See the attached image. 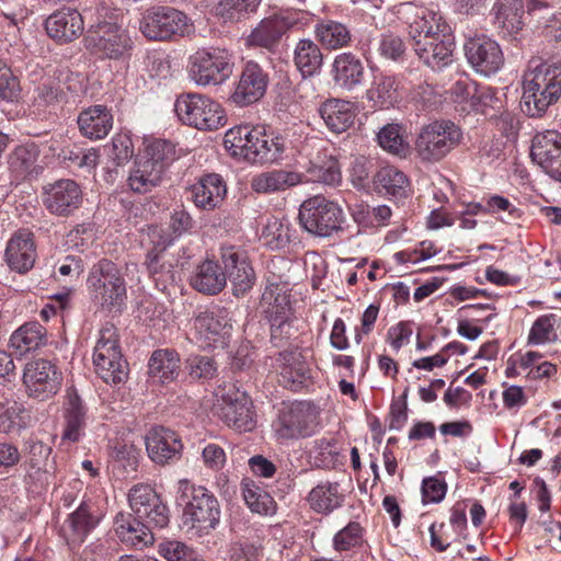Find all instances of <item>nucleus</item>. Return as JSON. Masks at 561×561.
I'll return each instance as SVG.
<instances>
[{
  "label": "nucleus",
  "instance_id": "nucleus-19",
  "mask_svg": "<svg viewBox=\"0 0 561 561\" xmlns=\"http://www.w3.org/2000/svg\"><path fill=\"white\" fill-rule=\"evenodd\" d=\"M318 425V413L305 402H296L279 414L277 432L284 438L310 436Z\"/></svg>",
  "mask_w": 561,
  "mask_h": 561
},
{
  "label": "nucleus",
  "instance_id": "nucleus-48",
  "mask_svg": "<svg viewBox=\"0 0 561 561\" xmlns=\"http://www.w3.org/2000/svg\"><path fill=\"white\" fill-rule=\"evenodd\" d=\"M375 183L379 190L394 197L405 196L409 186L407 175L392 165L381 168L375 175Z\"/></svg>",
  "mask_w": 561,
  "mask_h": 561
},
{
  "label": "nucleus",
  "instance_id": "nucleus-24",
  "mask_svg": "<svg viewBox=\"0 0 561 561\" xmlns=\"http://www.w3.org/2000/svg\"><path fill=\"white\" fill-rule=\"evenodd\" d=\"M221 260L227 278L232 284L234 296L243 295L252 288L255 273L242 252L233 247L222 248Z\"/></svg>",
  "mask_w": 561,
  "mask_h": 561
},
{
  "label": "nucleus",
  "instance_id": "nucleus-49",
  "mask_svg": "<svg viewBox=\"0 0 561 561\" xmlns=\"http://www.w3.org/2000/svg\"><path fill=\"white\" fill-rule=\"evenodd\" d=\"M402 125L390 123L383 126L377 134V139L382 149L397 156H404L408 151V142L404 139Z\"/></svg>",
  "mask_w": 561,
  "mask_h": 561
},
{
  "label": "nucleus",
  "instance_id": "nucleus-44",
  "mask_svg": "<svg viewBox=\"0 0 561 561\" xmlns=\"http://www.w3.org/2000/svg\"><path fill=\"white\" fill-rule=\"evenodd\" d=\"M65 420L66 428L62 438L71 442L79 440L81 430L85 424V409L76 392H68L65 403Z\"/></svg>",
  "mask_w": 561,
  "mask_h": 561
},
{
  "label": "nucleus",
  "instance_id": "nucleus-33",
  "mask_svg": "<svg viewBox=\"0 0 561 561\" xmlns=\"http://www.w3.org/2000/svg\"><path fill=\"white\" fill-rule=\"evenodd\" d=\"M80 133L89 139H103L113 128V115L103 105H94L78 116Z\"/></svg>",
  "mask_w": 561,
  "mask_h": 561
},
{
  "label": "nucleus",
  "instance_id": "nucleus-12",
  "mask_svg": "<svg viewBox=\"0 0 561 561\" xmlns=\"http://www.w3.org/2000/svg\"><path fill=\"white\" fill-rule=\"evenodd\" d=\"M140 32L150 41H167L188 33L187 16L170 7H157L146 11L140 21Z\"/></svg>",
  "mask_w": 561,
  "mask_h": 561
},
{
  "label": "nucleus",
  "instance_id": "nucleus-55",
  "mask_svg": "<svg viewBox=\"0 0 561 561\" xmlns=\"http://www.w3.org/2000/svg\"><path fill=\"white\" fill-rule=\"evenodd\" d=\"M451 93L460 101L470 99L472 106H476L477 102L481 101L482 99L485 100V104L488 99H492V95L486 91H481L479 93L474 82L468 77H463L457 80L451 87Z\"/></svg>",
  "mask_w": 561,
  "mask_h": 561
},
{
  "label": "nucleus",
  "instance_id": "nucleus-6",
  "mask_svg": "<svg viewBox=\"0 0 561 561\" xmlns=\"http://www.w3.org/2000/svg\"><path fill=\"white\" fill-rule=\"evenodd\" d=\"M234 58L222 47H204L190 57V78L201 87L219 85L233 73Z\"/></svg>",
  "mask_w": 561,
  "mask_h": 561
},
{
  "label": "nucleus",
  "instance_id": "nucleus-14",
  "mask_svg": "<svg viewBox=\"0 0 561 561\" xmlns=\"http://www.w3.org/2000/svg\"><path fill=\"white\" fill-rule=\"evenodd\" d=\"M128 501L134 516L150 527L164 528L169 524V510L156 491L145 484L129 490Z\"/></svg>",
  "mask_w": 561,
  "mask_h": 561
},
{
  "label": "nucleus",
  "instance_id": "nucleus-42",
  "mask_svg": "<svg viewBox=\"0 0 561 561\" xmlns=\"http://www.w3.org/2000/svg\"><path fill=\"white\" fill-rule=\"evenodd\" d=\"M180 369V357L173 350L154 351L149 359V374L160 382L173 381Z\"/></svg>",
  "mask_w": 561,
  "mask_h": 561
},
{
  "label": "nucleus",
  "instance_id": "nucleus-13",
  "mask_svg": "<svg viewBox=\"0 0 561 561\" xmlns=\"http://www.w3.org/2000/svg\"><path fill=\"white\" fill-rule=\"evenodd\" d=\"M217 396L222 401L220 416L229 427L239 432H249L254 427L252 401L245 390L234 382H228L218 389Z\"/></svg>",
  "mask_w": 561,
  "mask_h": 561
},
{
  "label": "nucleus",
  "instance_id": "nucleus-17",
  "mask_svg": "<svg viewBox=\"0 0 561 561\" xmlns=\"http://www.w3.org/2000/svg\"><path fill=\"white\" fill-rule=\"evenodd\" d=\"M465 55L471 68L484 77L495 75L504 65L500 45L485 36L470 38L465 44Z\"/></svg>",
  "mask_w": 561,
  "mask_h": 561
},
{
  "label": "nucleus",
  "instance_id": "nucleus-47",
  "mask_svg": "<svg viewBox=\"0 0 561 561\" xmlns=\"http://www.w3.org/2000/svg\"><path fill=\"white\" fill-rule=\"evenodd\" d=\"M278 360L282 362L279 382L291 391L300 390L307 379L305 365L293 353H280Z\"/></svg>",
  "mask_w": 561,
  "mask_h": 561
},
{
  "label": "nucleus",
  "instance_id": "nucleus-62",
  "mask_svg": "<svg viewBox=\"0 0 561 561\" xmlns=\"http://www.w3.org/2000/svg\"><path fill=\"white\" fill-rule=\"evenodd\" d=\"M373 162L364 156L356 157L350 170L351 181L356 187H365L373 171Z\"/></svg>",
  "mask_w": 561,
  "mask_h": 561
},
{
  "label": "nucleus",
  "instance_id": "nucleus-40",
  "mask_svg": "<svg viewBox=\"0 0 561 561\" xmlns=\"http://www.w3.org/2000/svg\"><path fill=\"white\" fill-rule=\"evenodd\" d=\"M294 64L304 78L314 76L323 64V54L312 39H300L294 49Z\"/></svg>",
  "mask_w": 561,
  "mask_h": 561
},
{
  "label": "nucleus",
  "instance_id": "nucleus-60",
  "mask_svg": "<svg viewBox=\"0 0 561 561\" xmlns=\"http://www.w3.org/2000/svg\"><path fill=\"white\" fill-rule=\"evenodd\" d=\"M421 491L423 504L439 503L445 497L447 484L436 477H428L423 480Z\"/></svg>",
  "mask_w": 561,
  "mask_h": 561
},
{
  "label": "nucleus",
  "instance_id": "nucleus-50",
  "mask_svg": "<svg viewBox=\"0 0 561 561\" xmlns=\"http://www.w3.org/2000/svg\"><path fill=\"white\" fill-rule=\"evenodd\" d=\"M341 170L336 159L330 157L321 163H310L307 169V175H304L305 181L319 182L328 185H334L341 181Z\"/></svg>",
  "mask_w": 561,
  "mask_h": 561
},
{
  "label": "nucleus",
  "instance_id": "nucleus-56",
  "mask_svg": "<svg viewBox=\"0 0 561 561\" xmlns=\"http://www.w3.org/2000/svg\"><path fill=\"white\" fill-rule=\"evenodd\" d=\"M61 157L64 160L70 161L73 165L85 169L88 171L93 170L98 163L100 153L98 149L90 148V149H80L77 150H70L66 149L62 150Z\"/></svg>",
  "mask_w": 561,
  "mask_h": 561
},
{
  "label": "nucleus",
  "instance_id": "nucleus-32",
  "mask_svg": "<svg viewBox=\"0 0 561 561\" xmlns=\"http://www.w3.org/2000/svg\"><path fill=\"white\" fill-rule=\"evenodd\" d=\"M47 344V331L38 322H26L16 329L10 337V347L16 356H24L41 350Z\"/></svg>",
  "mask_w": 561,
  "mask_h": 561
},
{
  "label": "nucleus",
  "instance_id": "nucleus-63",
  "mask_svg": "<svg viewBox=\"0 0 561 561\" xmlns=\"http://www.w3.org/2000/svg\"><path fill=\"white\" fill-rule=\"evenodd\" d=\"M19 91V82L13 76L10 67L0 59V98L12 101Z\"/></svg>",
  "mask_w": 561,
  "mask_h": 561
},
{
  "label": "nucleus",
  "instance_id": "nucleus-18",
  "mask_svg": "<svg viewBox=\"0 0 561 561\" xmlns=\"http://www.w3.org/2000/svg\"><path fill=\"white\" fill-rule=\"evenodd\" d=\"M23 381L30 396L45 400L57 393L61 385V377L50 360L37 359L26 364Z\"/></svg>",
  "mask_w": 561,
  "mask_h": 561
},
{
  "label": "nucleus",
  "instance_id": "nucleus-25",
  "mask_svg": "<svg viewBox=\"0 0 561 561\" xmlns=\"http://www.w3.org/2000/svg\"><path fill=\"white\" fill-rule=\"evenodd\" d=\"M4 256L12 271L27 273L36 260L33 233L27 229L18 230L8 241Z\"/></svg>",
  "mask_w": 561,
  "mask_h": 561
},
{
  "label": "nucleus",
  "instance_id": "nucleus-22",
  "mask_svg": "<svg viewBox=\"0 0 561 561\" xmlns=\"http://www.w3.org/2000/svg\"><path fill=\"white\" fill-rule=\"evenodd\" d=\"M45 30L56 43L68 44L82 35L84 21L77 9L65 7L46 19Z\"/></svg>",
  "mask_w": 561,
  "mask_h": 561
},
{
  "label": "nucleus",
  "instance_id": "nucleus-64",
  "mask_svg": "<svg viewBox=\"0 0 561 561\" xmlns=\"http://www.w3.org/2000/svg\"><path fill=\"white\" fill-rule=\"evenodd\" d=\"M553 329V316L539 317L529 333L528 341L533 344H540L549 341V334Z\"/></svg>",
  "mask_w": 561,
  "mask_h": 561
},
{
  "label": "nucleus",
  "instance_id": "nucleus-5",
  "mask_svg": "<svg viewBox=\"0 0 561 561\" xmlns=\"http://www.w3.org/2000/svg\"><path fill=\"white\" fill-rule=\"evenodd\" d=\"M298 219L305 231L319 238H330L343 231L345 221L342 207L322 195L306 199L300 205Z\"/></svg>",
  "mask_w": 561,
  "mask_h": 561
},
{
  "label": "nucleus",
  "instance_id": "nucleus-11",
  "mask_svg": "<svg viewBox=\"0 0 561 561\" xmlns=\"http://www.w3.org/2000/svg\"><path fill=\"white\" fill-rule=\"evenodd\" d=\"M193 325L196 340L204 348H225L233 330L231 313L224 307L199 312Z\"/></svg>",
  "mask_w": 561,
  "mask_h": 561
},
{
  "label": "nucleus",
  "instance_id": "nucleus-59",
  "mask_svg": "<svg viewBox=\"0 0 561 561\" xmlns=\"http://www.w3.org/2000/svg\"><path fill=\"white\" fill-rule=\"evenodd\" d=\"M403 39L392 33L382 34L378 43V51L381 57L389 60H400L405 54Z\"/></svg>",
  "mask_w": 561,
  "mask_h": 561
},
{
  "label": "nucleus",
  "instance_id": "nucleus-7",
  "mask_svg": "<svg viewBox=\"0 0 561 561\" xmlns=\"http://www.w3.org/2000/svg\"><path fill=\"white\" fill-rule=\"evenodd\" d=\"M462 131L451 121H435L423 126L415 141L419 158L425 162H438L461 141Z\"/></svg>",
  "mask_w": 561,
  "mask_h": 561
},
{
  "label": "nucleus",
  "instance_id": "nucleus-37",
  "mask_svg": "<svg viewBox=\"0 0 561 561\" xmlns=\"http://www.w3.org/2000/svg\"><path fill=\"white\" fill-rule=\"evenodd\" d=\"M39 150L36 145L19 146L9 156V169L15 179L36 176L42 170L37 164Z\"/></svg>",
  "mask_w": 561,
  "mask_h": 561
},
{
  "label": "nucleus",
  "instance_id": "nucleus-52",
  "mask_svg": "<svg viewBox=\"0 0 561 561\" xmlns=\"http://www.w3.org/2000/svg\"><path fill=\"white\" fill-rule=\"evenodd\" d=\"M142 157L156 167H161V171L165 173L169 165L176 159V151L170 141L156 139L147 146Z\"/></svg>",
  "mask_w": 561,
  "mask_h": 561
},
{
  "label": "nucleus",
  "instance_id": "nucleus-10",
  "mask_svg": "<svg viewBox=\"0 0 561 561\" xmlns=\"http://www.w3.org/2000/svg\"><path fill=\"white\" fill-rule=\"evenodd\" d=\"M84 43L89 50L114 60L128 56L133 48V41L127 32L111 22H101L91 26Z\"/></svg>",
  "mask_w": 561,
  "mask_h": 561
},
{
  "label": "nucleus",
  "instance_id": "nucleus-2",
  "mask_svg": "<svg viewBox=\"0 0 561 561\" xmlns=\"http://www.w3.org/2000/svg\"><path fill=\"white\" fill-rule=\"evenodd\" d=\"M178 500L185 507L184 525L198 537L210 534L219 524L220 506L215 495L206 488L194 485L183 479L178 483Z\"/></svg>",
  "mask_w": 561,
  "mask_h": 561
},
{
  "label": "nucleus",
  "instance_id": "nucleus-43",
  "mask_svg": "<svg viewBox=\"0 0 561 561\" xmlns=\"http://www.w3.org/2000/svg\"><path fill=\"white\" fill-rule=\"evenodd\" d=\"M146 266L157 285L161 284L165 287L168 284L175 282L174 264L165 253V245L162 248L154 247L147 253Z\"/></svg>",
  "mask_w": 561,
  "mask_h": 561
},
{
  "label": "nucleus",
  "instance_id": "nucleus-4",
  "mask_svg": "<svg viewBox=\"0 0 561 561\" xmlns=\"http://www.w3.org/2000/svg\"><path fill=\"white\" fill-rule=\"evenodd\" d=\"M92 301L104 310L119 309L126 298V283L117 265L106 259L95 263L87 279Z\"/></svg>",
  "mask_w": 561,
  "mask_h": 561
},
{
  "label": "nucleus",
  "instance_id": "nucleus-38",
  "mask_svg": "<svg viewBox=\"0 0 561 561\" xmlns=\"http://www.w3.org/2000/svg\"><path fill=\"white\" fill-rule=\"evenodd\" d=\"M161 167H156L147 159L141 157L134 164L133 170L128 176V185L131 191L136 193H148L152 188L159 186L164 176Z\"/></svg>",
  "mask_w": 561,
  "mask_h": 561
},
{
  "label": "nucleus",
  "instance_id": "nucleus-21",
  "mask_svg": "<svg viewBox=\"0 0 561 561\" xmlns=\"http://www.w3.org/2000/svg\"><path fill=\"white\" fill-rule=\"evenodd\" d=\"M100 519L95 505L82 501L61 525L60 535L68 545H80L98 526Z\"/></svg>",
  "mask_w": 561,
  "mask_h": 561
},
{
  "label": "nucleus",
  "instance_id": "nucleus-41",
  "mask_svg": "<svg viewBox=\"0 0 561 561\" xmlns=\"http://www.w3.org/2000/svg\"><path fill=\"white\" fill-rule=\"evenodd\" d=\"M495 10V24L505 34L514 35L523 28V0H497Z\"/></svg>",
  "mask_w": 561,
  "mask_h": 561
},
{
  "label": "nucleus",
  "instance_id": "nucleus-30",
  "mask_svg": "<svg viewBox=\"0 0 561 561\" xmlns=\"http://www.w3.org/2000/svg\"><path fill=\"white\" fill-rule=\"evenodd\" d=\"M191 286L204 295H217L227 284L225 268L217 262L206 260L196 266L191 279Z\"/></svg>",
  "mask_w": 561,
  "mask_h": 561
},
{
  "label": "nucleus",
  "instance_id": "nucleus-45",
  "mask_svg": "<svg viewBox=\"0 0 561 561\" xmlns=\"http://www.w3.org/2000/svg\"><path fill=\"white\" fill-rule=\"evenodd\" d=\"M254 131H256V127L252 128L247 125L230 128L224 138L225 148L231 156L249 161L252 154Z\"/></svg>",
  "mask_w": 561,
  "mask_h": 561
},
{
  "label": "nucleus",
  "instance_id": "nucleus-1",
  "mask_svg": "<svg viewBox=\"0 0 561 561\" xmlns=\"http://www.w3.org/2000/svg\"><path fill=\"white\" fill-rule=\"evenodd\" d=\"M403 14L419 58L433 70L449 65L453 61L455 41L450 26L442 15L412 3L403 4Z\"/></svg>",
  "mask_w": 561,
  "mask_h": 561
},
{
  "label": "nucleus",
  "instance_id": "nucleus-54",
  "mask_svg": "<svg viewBox=\"0 0 561 561\" xmlns=\"http://www.w3.org/2000/svg\"><path fill=\"white\" fill-rule=\"evenodd\" d=\"M186 363L188 375L194 380L211 379L217 374V364L211 357L191 355Z\"/></svg>",
  "mask_w": 561,
  "mask_h": 561
},
{
  "label": "nucleus",
  "instance_id": "nucleus-53",
  "mask_svg": "<svg viewBox=\"0 0 561 561\" xmlns=\"http://www.w3.org/2000/svg\"><path fill=\"white\" fill-rule=\"evenodd\" d=\"M158 551L167 561H204L194 549L176 540L161 542Z\"/></svg>",
  "mask_w": 561,
  "mask_h": 561
},
{
  "label": "nucleus",
  "instance_id": "nucleus-58",
  "mask_svg": "<svg viewBox=\"0 0 561 561\" xmlns=\"http://www.w3.org/2000/svg\"><path fill=\"white\" fill-rule=\"evenodd\" d=\"M362 541V527L356 522L348 523L333 538V547L337 551H346Z\"/></svg>",
  "mask_w": 561,
  "mask_h": 561
},
{
  "label": "nucleus",
  "instance_id": "nucleus-57",
  "mask_svg": "<svg viewBox=\"0 0 561 561\" xmlns=\"http://www.w3.org/2000/svg\"><path fill=\"white\" fill-rule=\"evenodd\" d=\"M261 0H219L216 12L225 19H233L236 14L255 12Z\"/></svg>",
  "mask_w": 561,
  "mask_h": 561
},
{
  "label": "nucleus",
  "instance_id": "nucleus-15",
  "mask_svg": "<svg viewBox=\"0 0 561 561\" xmlns=\"http://www.w3.org/2000/svg\"><path fill=\"white\" fill-rule=\"evenodd\" d=\"M148 457L158 466L176 463L183 454V443L178 433L164 426L151 427L145 436Z\"/></svg>",
  "mask_w": 561,
  "mask_h": 561
},
{
  "label": "nucleus",
  "instance_id": "nucleus-28",
  "mask_svg": "<svg viewBox=\"0 0 561 561\" xmlns=\"http://www.w3.org/2000/svg\"><path fill=\"white\" fill-rule=\"evenodd\" d=\"M295 24L289 16L274 15L264 19L247 37L250 46L273 49L282 38V36Z\"/></svg>",
  "mask_w": 561,
  "mask_h": 561
},
{
  "label": "nucleus",
  "instance_id": "nucleus-26",
  "mask_svg": "<svg viewBox=\"0 0 561 561\" xmlns=\"http://www.w3.org/2000/svg\"><path fill=\"white\" fill-rule=\"evenodd\" d=\"M191 193L196 207L214 210L222 205L227 195V185L221 175L209 173L191 186Z\"/></svg>",
  "mask_w": 561,
  "mask_h": 561
},
{
  "label": "nucleus",
  "instance_id": "nucleus-16",
  "mask_svg": "<svg viewBox=\"0 0 561 561\" xmlns=\"http://www.w3.org/2000/svg\"><path fill=\"white\" fill-rule=\"evenodd\" d=\"M82 199L80 185L71 179H61L44 187L43 203L55 216H70L80 208Z\"/></svg>",
  "mask_w": 561,
  "mask_h": 561
},
{
  "label": "nucleus",
  "instance_id": "nucleus-3",
  "mask_svg": "<svg viewBox=\"0 0 561 561\" xmlns=\"http://www.w3.org/2000/svg\"><path fill=\"white\" fill-rule=\"evenodd\" d=\"M561 96V62L540 64L524 77L522 110L541 116Z\"/></svg>",
  "mask_w": 561,
  "mask_h": 561
},
{
  "label": "nucleus",
  "instance_id": "nucleus-36",
  "mask_svg": "<svg viewBox=\"0 0 561 561\" xmlns=\"http://www.w3.org/2000/svg\"><path fill=\"white\" fill-rule=\"evenodd\" d=\"M314 35L324 49L336 50L348 47L352 42L350 27L339 21L322 19L314 25Z\"/></svg>",
  "mask_w": 561,
  "mask_h": 561
},
{
  "label": "nucleus",
  "instance_id": "nucleus-51",
  "mask_svg": "<svg viewBox=\"0 0 561 561\" xmlns=\"http://www.w3.org/2000/svg\"><path fill=\"white\" fill-rule=\"evenodd\" d=\"M248 507L261 515H273L276 512L274 499L259 486L245 484L242 489Z\"/></svg>",
  "mask_w": 561,
  "mask_h": 561
},
{
  "label": "nucleus",
  "instance_id": "nucleus-9",
  "mask_svg": "<svg viewBox=\"0 0 561 561\" xmlns=\"http://www.w3.org/2000/svg\"><path fill=\"white\" fill-rule=\"evenodd\" d=\"M95 371L106 383H119L127 377L128 364L123 359L116 328L106 324L100 331L93 353Z\"/></svg>",
  "mask_w": 561,
  "mask_h": 561
},
{
  "label": "nucleus",
  "instance_id": "nucleus-8",
  "mask_svg": "<svg viewBox=\"0 0 561 561\" xmlns=\"http://www.w3.org/2000/svg\"><path fill=\"white\" fill-rule=\"evenodd\" d=\"M174 111L183 124L199 130H214L226 124L221 105L203 94H181L175 100Z\"/></svg>",
  "mask_w": 561,
  "mask_h": 561
},
{
  "label": "nucleus",
  "instance_id": "nucleus-46",
  "mask_svg": "<svg viewBox=\"0 0 561 561\" xmlns=\"http://www.w3.org/2000/svg\"><path fill=\"white\" fill-rule=\"evenodd\" d=\"M366 94L376 107L393 106L399 99L396 78L388 75L376 76Z\"/></svg>",
  "mask_w": 561,
  "mask_h": 561
},
{
  "label": "nucleus",
  "instance_id": "nucleus-34",
  "mask_svg": "<svg viewBox=\"0 0 561 561\" xmlns=\"http://www.w3.org/2000/svg\"><path fill=\"white\" fill-rule=\"evenodd\" d=\"M287 149L286 139L280 136L267 135L261 127L254 131V141L252 154L249 162L253 163H273L283 158Z\"/></svg>",
  "mask_w": 561,
  "mask_h": 561
},
{
  "label": "nucleus",
  "instance_id": "nucleus-61",
  "mask_svg": "<svg viewBox=\"0 0 561 561\" xmlns=\"http://www.w3.org/2000/svg\"><path fill=\"white\" fill-rule=\"evenodd\" d=\"M232 561H259L261 546L249 540L233 542L230 549Z\"/></svg>",
  "mask_w": 561,
  "mask_h": 561
},
{
  "label": "nucleus",
  "instance_id": "nucleus-29",
  "mask_svg": "<svg viewBox=\"0 0 561 561\" xmlns=\"http://www.w3.org/2000/svg\"><path fill=\"white\" fill-rule=\"evenodd\" d=\"M332 77L336 85L352 91L364 81V64L360 58L352 53L339 54L332 64Z\"/></svg>",
  "mask_w": 561,
  "mask_h": 561
},
{
  "label": "nucleus",
  "instance_id": "nucleus-39",
  "mask_svg": "<svg viewBox=\"0 0 561 561\" xmlns=\"http://www.w3.org/2000/svg\"><path fill=\"white\" fill-rule=\"evenodd\" d=\"M308 502L314 512L328 515L342 506L344 495L339 483L323 481L309 492Z\"/></svg>",
  "mask_w": 561,
  "mask_h": 561
},
{
  "label": "nucleus",
  "instance_id": "nucleus-31",
  "mask_svg": "<svg viewBox=\"0 0 561 561\" xmlns=\"http://www.w3.org/2000/svg\"><path fill=\"white\" fill-rule=\"evenodd\" d=\"M304 182V174L283 169L259 173L251 180V188L257 194L284 192Z\"/></svg>",
  "mask_w": 561,
  "mask_h": 561
},
{
  "label": "nucleus",
  "instance_id": "nucleus-20",
  "mask_svg": "<svg viewBox=\"0 0 561 561\" xmlns=\"http://www.w3.org/2000/svg\"><path fill=\"white\" fill-rule=\"evenodd\" d=\"M530 156L550 178L561 182V134L556 130L537 134Z\"/></svg>",
  "mask_w": 561,
  "mask_h": 561
},
{
  "label": "nucleus",
  "instance_id": "nucleus-23",
  "mask_svg": "<svg viewBox=\"0 0 561 561\" xmlns=\"http://www.w3.org/2000/svg\"><path fill=\"white\" fill-rule=\"evenodd\" d=\"M267 83V73L256 62L249 61L242 70L231 101L239 106L253 104L263 98Z\"/></svg>",
  "mask_w": 561,
  "mask_h": 561
},
{
  "label": "nucleus",
  "instance_id": "nucleus-27",
  "mask_svg": "<svg viewBox=\"0 0 561 561\" xmlns=\"http://www.w3.org/2000/svg\"><path fill=\"white\" fill-rule=\"evenodd\" d=\"M115 533L119 540L137 550L153 543L150 526L133 514L118 513L114 519Z\"/></svg>",
  "mask_w": 561,
  "mask_h": 561
},
{
  "label": "nucleus",
  "instance_id": "nucleus-35",
  "mask_svg": "<svg viewBox=\"0 0 561 561\" xmlns=\"http://www.w3.org/2000/svg\"><path fill=\"white\" fill-rule=\"evenodd\" d=\"M319 112L327 127L335 134L346 131L356 116L354 104L339 99L325 101Z\"/></svg>",
  "mask_w": 561,
  "mask_h": 561
}]
</instances>
